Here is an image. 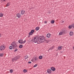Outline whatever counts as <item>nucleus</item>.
Returning <instances> with one entry per match:
<instances>
[{
    "instance_id": "f257e3e1",
    "label": "nucleus",
    "mask_w": 74,
    "mask_h": 74,
    "mask_svg": "<svg viewBox=\"0 0 74 74\" xmlns=\"http://www.w3.org/2000/svg\"><path fill=\"white\" fill-rule=\"evenodd\" d=\"M20 58V56H17L15 57L14 58L12 59V62H16L17 60L19 59Z\"/></svg>"
},
{
    "instance_id": "f03ea898",
    "label": "nucleus",
    "mask_w": 74,
    "mask_h": 74,
    "mask_svg": "<svg viewBox=\"0 0 74 74\" xmlns=\"http://www.w3.org/2000/svg\"><path fill=\"white\" fill-rule=\"evenodd\" d=\"M38 41V38L37 37H35L31 40V42H35V43H36Z\"/></svg>"
},
{
    "instance_id": "7ed1b4c3",
    "label": "nucleus",
    "mask_w": 74,
    "mask_h": 74,
    "mask_svg": "<svg viewBox=\"0 0 74 74\" xmlns=\"http://www.w3.org/2000/svg\"><path fill=\"white\" fill-rule=\"evenodd\" d=\"M44 41H45V38H44V37L41 36L39 38V42H44Z\"/></svg>"
},
{
    "instance_id": "20e7f679",
    "label": "nucleus",
    "mask_w": 74,
    "mask_h": 74,
    "mask_svg": "<svg viewBox=\"0 0 74 74\" xmlns=\"http://www.w3.org/2000/svg\"><path fill=\"white\" fill-rule=\"evenodd\" d=\"M18 42L20 44H24L25 43V42H26V40H25L24 41H23V40L20 39L18 40Z\"/></svg>"
},
{
    "instance_id": "39448f33",
    "label": "nucleus",
    "mask_w": 74,
    "mask_h": 74,
    "mask_svg": "<svg viewBox=\"0 0 74 74\" xmlns=\"http://www.w3.org/2000/svg\"><path fill=\"white\" fill-rule=\"evenodd\" d=\"M11 45L12 46L13 48H14L16 47L17 46L16 43H15V42H13L12 43Z\"/></svg>"
},
{
    "instance_id": "423d86ee",
    "label": "nucleus",
    "mask_w": 74,
    "mask_h": 74,
    "mask_svg": "<svg viewBox=\"0 0 74 74\" xmlns=\"http://www.w3.org/2000/svg\"><path fill=\"white\" fill-rule=\"evenodd\" d=\"M38 60V58H33L32 60H31V61L34 62H37Z\"/></svg>"
},
{
    "instance_id": "0eeeda50",
    "label": "nucleus",
    "mask_w": 74,
    "mask_h": 74,
    "mask_svg": "<svg viewBox=\"0 0 74 74\" xmlns=\"http://www.w3.org/2000/svg\"><path fill=\"white\" fill-rule=\"evenodd\" d=\"M5 49V47L4 46H1L0 47V50L1 51H3Z\"/></svg>"
},
{
    "instance_id": "6e6552de",
    "label": "nucleus",
    "mask_w": 74,
    "mask_h": 74,
    "mask_svg": "<svg viewBox=\"0 0 74 74\" xmlns=\"http://www.w3.org/2000/svg\"><path fill=\"white\" fill-rule=\"evenodd\" d=\"M64 33V32L63 31L59 33V36H62V35Z\"/></svg>"
},
{
    "instance_id": "1a4fd4ad",
    "label": "nucleus",
    "mask_w": 74,
    "mask_h": 74,
    "mask_svg": "<svg viewBox=\"0 0 74 74\" xmlns=\"http://www.w3.org/2000/svg\"><path fill=\"white\" fill-rule=\"evenodd\" d=\"M47 72L48 74H50V73H52V71L51 69H48L47 70Z\"/></svg>"
},
{
    "instance_id": "9d476101",
    "label": "nucleus",
    "mask_w": 74,
    "mask_h": 74,
    "mask_svg": "<svg viewBox=\"0 0 74 74\" xmlns=\"http://www.w3.org/2000/svg\"><path fill=\"white\" fill-rule=\"evenodd\" d=\"M51 34H47V38H49L51 37Z\"/></svg>"
},
{
    "instance_id": "9b49d317",
    "label": "nucleus",
    "mask_w": 74,
    "mask_h": 74,
    "mask_svg": "<svg viewBox=\"0 0 74 74\" xmlns=\"http://www.w3.org/2000/svg\"><path fill=\"white\" fill-rule=\"evenodd\" d=\"M16 16L18 18H21V14H20L18 13L16 14Z\"/></svg>"
},
{
    "instance_id": "f8f14e48",
    "label": "nucleus",
    "mask_w": 74,
    "mask_h": 74,
    "mask_svg": "<svg viewBox=\"0 0 74 74\" xmlns=\"http://www.w3.org/2000/svg\"><path fill=\"white\" fill-rule=\"evenodd\" d=\"M73 32H72V31H71L70 32V33H69V35L70 36H73Z\"/></svg>"
},
{
    "instance_id": "ddd939ff",
    "label": "nucleus",
    "mask_w": 74,
    "mask_h": 74,
    "mask_svg": "<svg viewBox=\"0 0 74 74\" xmlns=\"http://www.w3.org/2000/svg\"><path fill=\"white\" fill-rule=\"evenodd\" d=\"M58 50H61V49H62V47L61 46H60L58 47Z\"/></svg>"
},
{
    "instance_id": "4468645a",
    "label": "nucleus",
    "mask_w": 74,
    "mask_h": 74,
    "mask_svg": "<svg viewBox=\"0 0 74 74\" xmlns=\"http://www.w3.org/2000/svg\"><path fill=\"white\" fill-rule=\"evenodd\" d=\"M25 12V11L24 10H22L21 11V14L22 15H23V14H24Z\"/></svg>"
},
{
    "instance_id": "2eb2a0df",
    "label": "nucleus",
    "mask_w": 74,
    "mask_h": 74,
    "mask_svg": "<svg viewBox=\"0 0 74 74\" xmlns=\"http://www.w3.org/2000/svg\"><path fill=\"white\" fill-rule=\"evenodd\" d=\"M51 69L52 71H55V68L54 67H51Z\"/></svg>"
},
{
    "instance_id": "dca6fc26",
    "label": "nucleus",
    "mask_w": 74,
    "mask_h": 74,
    "mask_svg": "<svg viewBox=\"0 0 74 74\" xmlns=\"http://www.w3.org/2000/svg\"><path fill=\"white\" fill-rule=\"evenodd\" d=\"M54 48V46H52V47H50L49 49L48 50V51H49L50 50H51H51H52V49H53V48Z\"/></svg>"
},
{
    "instance_id": "f3484780",
    "label": "nucleus",
    "mask_w": 74,
    "mask_h": 74,
    "mask_svg": "<svg viewBox=\"0 0 74 74\" xmlns=\"http://www.w3.org/2000/svg\"><path fill=\"white\" fill-rule=\"evenodd\" d=\"M23 73H26V72H27V70H26L25 69H23Z\"/></svg>"
},
{
    "instance_id": "a211bd4d",
    "label": "nucleus",
    "mask_w": 74,
    "mask_h": 74,
    "mask_svg": "<svg viewBox=\"0 0 74 74\" xmlns=\"http://www.w3.org/2000/svg\"><path fill=\"white\" fill-rule=\"evenodd\" d=\"M22 47H23V45H20L19 46V48H22Z\"/></svg>"
},
{
    "instance_id": "6ab92c4d",
    "label": "nucleus",
    "mask_w": 74,
    "mask_h": 74,
    "mask_svg": "<svg viewBox=\"0 0 74 74\" xmlns=\"http://www.w3.org/2000/svg\"><path fill=\"white\" fill-rule=\"evenodd\" d=\"M42 56H40L39 57V59H42Z\"/></svg>"
},
{
    "instance_id": "aec40b11",
    "label": "nucleus",
    "mask_w": 74,
    "mask_h": 74,
    "mask_svg": "<svg viewBox=\"0 0 74 74\" xmlns=\"http://www.w3.org/2000/svg\"><path fill=\"white\" fill-rule=\"evenodd\" d=\"M55 22H54V21L52 20L51 21V23H52V24H53V23H54Z\"/></svg>"
},
{
    "instance_id": "412c9836",
    "label": "nucleus",
    "mask_w": 74,
    "mask_h": 74,
    "mask_svg": "<svg viewBox=\"0 0 74 74\" xmlns=\"http://www.w3.org/2000/svg\"><path fill=\"white\" fill-rule=\"evenodd\" d=\"M36 30L38 31L39 30V27H37L36 28Z\"/></svg>"
},
{
    "instance_id": "4be33fe9",
    "label": "nucleus",
    "mask_w": 74,
    "mask_h": 74,
    "mask_svg": "<svg viewBox=\"0 0 74 74\" xmlns=\"http://www.w3.org/2000/svg\"><path fill=\"white\" fill-rule=\"evenodd\" d=\"M3 55H4V54L3 53H1L0 54V56H1V57L3 56Z\"/></svg>"
},
{
    "instance_id": "5701e85b",
    "label": "nucleus",
    "mask_w": 74,
    "mask_h": 74,
    "mask_svg": "<svg viewBox=\"0 0 74 74\" xmlns=\"http://www.w3.org/2000/svg\"><path fill=\"white\" fill-rule=\"evenodd\" d=\"M10 5V4L9 3H7V4L6 5V7H7L8 6H9V5Z\"/></svg>"
},
{
    "instance_id": "b1692460",
    "label": "nucleus",
    "mask_w": 74,
    "mask_h": 74,
    "mask_svg": "<svg viewBox=\"0 0 74 74\" xmlns=\"http://www.w3.org/2000/svg\"><path fill=\"white\" fill-rule=\"evenodd\" d=\"M72 27H72V25H69V29H71Z\"/></svg>"
},
{
    "instance_id": "393cba45",
    "label": "nucleus",
    "mask_w": 74,
    "mask_h": 74,
    "mask_svg": "<svg viewBox=\"0 0 74 74\" xmlns=\"http://www.w3.org/2000/svg\"><path fill=\"white\" fill-rule=\"evenodd\" d=\"M3 16V14L0 13V17H2Z\"/></svg>"
},
{
    "instance_id": "a878e982",
    "label": "nucleus",
    "mask_w": 74,
    "mask_h": 74,
    "mask_svg": "<svg viewBox=\"0 0 74 74\" xmlns=\"http://www.w3.org/2000/svg\"><path fill=\"white\" fill-rule=\"evenodd\" d=\"M28 58V56H25V59H27Z\"/></svg>"
},
{
    "instance_id": "bb28decb",
    "label": "nucleus",
    "mask_w": 74,
    "mask_h": 74,
    "mask_svg": "<svg viewBox=\"0 0 74 74\" xmlns=\"http://www.w3.org/2000/svg\"><path fill=\"white\" fill-rule=\"evenodd\" d=\"M29 36H31V35L33 34V33L31 32L29 33Z\"/></svg>"
},
{
    "instance_id": "cd10ccee",
    "label": "nucleus",
    "mask_w": 74,
    "mask_h": 74,
    "mask_svg": "<svg viewBox=\"0 0 74 74\" xmlns=\"http://www.w3.org/2000/svg\"><path fill=\"white\" fill-rule=\"evenodd\" d=\"M12 48H13V47H12L11 46H10L9 47L10 49H12Z\"/></svg>"
},
{
    "instance_id": "c85d7f7f",
    "label": "nucleus",
    "mask_w": 74,
    "mask_h": 74,
    "mask_svg": "<svg viewBox=\"0 0 74 74\" xmlns=\"http://www.w3.org/2000/svg\"><path fill=\"white\" fill-rule=\"evenodd\" d=\"M13 71V70H12V69H11L10 70V73H12Z\"/></svg>"
},
{
    "instance_id": "c756f323",
    "label": "nucleus",
    "mask_w": 74,
    "mask_h": 74,
    "mask_svg": "<svg viewBox=\"0 0 74 74\" xmlns=\"http://www.w3.org/2000/svg\"><path fill=\"white\" fill-rule=\"evenodd\" d=\"M38 65L37 64H36L34 66V67H36Z\"/></svg>"
},
{
    "instance_id": "7c9ffc66",
    "label": "nucleus",
    "mask_w": 74,
    "mask_h": 74,
    "mask_svg": "<svg viewBox=\"0 0 74 74\" xmlns=\"http://www.w3.org/2000/svg\"><path fill=\"white\" fill-rule=\"evenodd\" d=\"M34 32V30H32L31 31V32L33 33Z\"/></svg>"
},
{
    "instance_id": "2f4dec72",
    "label": "nucleus",
    "mask_w": 74,
    "mask_h": 74,
    "mask_svg": "<svg viewBox=\"0 0 74 74\" xmlns=\"http://www.w3.org/2000/svg\"><path fill=\"white\" fill-rule=\"evenodd\" d=\"M72 27H73L74 28V24H73L72 25Z\"/></svg>"
},
{
    "instance_id": "473e14b6",
    "label": "nucleus",
    "mask_w": 74,
    "mask_h": 74,
    "mask_svg": "<svg viewBox=\"0 0 74 74\" xmlns=\"http://www.w3.org/2000/svg\"><path fill=\"white\" fill-rule=\"evenodd\" d=\"M18 51V49H16L15 50H14V52H15L16 51Z\"/></svg>"
},
{
    "instance_id": "72a5a7b5",
    "label": "nucleus",
    "mask_w": 74,
    "mask_h": 74,
    "mask_svg": "<svg viewBox=\"0 0 74 74\" xmlns=\"http://www.w3.org/2000/svg\"><path fill=\"white\" fill-rule=\"evenodd\" d=\"M44 23L45 24H46V23H47V21H45Z\"/></svg>"
},
{
    "instance_id": "f704fd0d",
    "label": "nucleus",
    "mask_w": 74,
    "mask_h": 74,
    "mask_svg": "<svg viewBox=\"0 0 74 74\" xmlns=\"http://www.w3.org/2000/svg\"><path fill=\"white\" fill-rule=\"evenodd\" d=\"M28 63H29V64H31V63H32V62H29Z\"/></svg>"
},
{
    "instance_id": "c9c22d12",
    "label": "nucleus",
    "mask_w": 74,
    "mask_h": 74,
    "mask_svg": "<svg viewBox=\"0 0 74 74\" xmlns=\"http://www.w3.org/2000/svg\"><path fill=\"white\" fill-rule=\"evenodd\" d=\"M3 0V1H6V0Z\"/></svg>"
},
{
    "instance_id": "e433bc0d",
    "label": "nucleus",
    "mask_w": 74,
    "mask_h": 74,
    "mask_svg": "<svg viewBox=\"0 0 74 74\" xmlns=\"http://www.w3.org/2000/svg\"><path fill=\"white\" fill-rule=\"evenodd\" d=\"M0 37H1V34H0Z\"/></svg>"
}]
</instances>
